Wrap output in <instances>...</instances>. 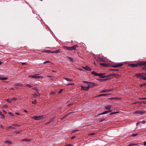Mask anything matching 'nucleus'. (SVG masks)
I'll return each instance as SVG.
<instances>
[{"label": "nucleus", "mask_w": 146, "mask_h": 146, "mask_svg": "<svg viewBox=\"0 0 146 146\" xmlns=\"http://www.w3.org/2000/svg\"><path fill=\"white\" fill-rule=\"evenodd\" d=\"M1 127L2 128H3L4 127L3 125H1Z\"/></svg>", "instance_id": "63"}, {"label": "nucleus", "mask_w": 146, "mask_h": 146, "mask_svg": "<svg viewBox=\"0 0 146 146\" xmlns=\"http://www.w3.org/2000/svg\"><path fill=\"white\" fill-rule=\"evenodd\" d=\"M64 78L65 79V80H66L67 81H69L71 82L72 80V79H69L68 78Z\"/></svg>", "instance_id": "27"}, {"label": "nucleus", "mask_w": 146, "mask_h": 146, "mask_svg": "<svg viewBox=\"0 0 146 146\" xmlns=\"http://www.w3.org/2000/svg\"><path fill=\"white\" fill-rule=\"evenodd\" d=\"M145 101H141V102H135L134 103H133V104H136L137 103L141 104L142 103H143V102H144Z\"/></svg>", "instance_id": "20"}, {"label": "nucleus", "mask_w": 146, "mask_h": 146, "mask_svg": "<svg viewBox=\"0 0 146 146\" xmlns=\"http://www.w3.org/2000/svg\"><path fill=\"white\" fill-rule=\"evenodd\" d=\"M55 94V92H51L50 93V94Z\"/></svg>", "instance_id": "45"}, {"label": "nucleus", "mask_w": 146, "mask_h": 146, "mask_svg": "<svg viewBox=\"0 0 146 146\" xmlns=\"http://www.w3.org/2000/svg\"><path fill=\"white\" fill-rule=\"evenodd\" d=\"M110 70L111 71H118L119 70V69H110Z\"/></svg>", "instance_id": "39"}, {"label": "nucleus", "mask_w": 146, "mask_h": 146, "mask_svg": "<svg viewBox=\"0 0 146 146\" xmlns=\"http://www.w3.org/2000/svg\"><path fill=\"white\" fill-rule=\"evenodd\" d=\"M10 90H14V89L13 88H11V89H10Z\"/></svg>", "instance_id": "64"}, {"label": "nucleus", "mask_w": 146, "mask_h": 146, "mask_svg": "<svg viewBox=\"0 0 146 146\" xmlns=\"http://www.w3.org/2000/svg\"><path fill=\"white\" fill-rule=\"evenodd\" d=\"M81 87L82 89L86 91H88L89 89V88L88 86L86 87L83 86H81Z\"/></svg>", "instance_id": "16"}, {"label": "nucleus", "mask_w": 146, "mask_h": 146, "mask_svg": "<svg viewBox=\"0 0 146 146\" xmlns=\"http://www.w3.org/2000/svg\"><path fill=\"white\" fill-rule=\"evenodd\" d=\"M78 45L76 44L75 45L71 47H68L65 46V47L66 48V49L68 50H74L76 48L78 47Z\"/></svg>", "instance_id": "2"}, {"label": "nucleus", "mask_w": 146, "mask_h": 146, "mask_svg": "<svg viewBox=\"0 0 146 146\" xmlns=\"http://www.w3.org/2000/svg\"><path fill=\"white\" fill-rule=\"evenodd\" d=\"M91 74L95 76H98V73H97L96 72L94 71L91 72Z\"/></svg>", "instance_id": "22"}, {"label": "nucleus", "mask_w": 146, "mask_h": 146, "mask_svg": "<svg viewBox=\"0 0 146 146\" xmlns=\"http://www.w3.org/2000/svg\"><path fill=\"white\" fill-rule=\"evenodd\" d=\"M15 132L17 134H19L21 132L20 131H15Z\"/></svg>", "instance_id": "40"}, {"label": "nucleus", "mask_w": 146, "mask_h": 146, "mask_svg": "<svg viewBox=\"0 0 146 146\" xmlns=\"http://www.w3.org/2000/svg\"><path fill=\"white\" fill-rule=\"evenodd\" d=\"M100 65L101 66H103L105 67H108L109 66V64L106 63H101Z\"/></svg>", "instance_id": "14"}, {"label": "nucleus", "mask_w": 146, "mask_h": 146, "mask_svg": "<svg viewBox=\"0 0 146 146\" xmlns=\"http://www.w3.org/2000/svg\"><path fill=\"white\" fill-rule=\"evenodd\" d=\"M95 134V133H89L88 134V135L89 136H92L94 135Z\"/></svg>", "instance_id": "30"}, {"label": "nucleus", "mask_w": 146, "mask_h": 146, "mask_svg": "<svg viewBox=\"0 0 146 146\" xmlns=\"http://www.w3.org/2000/svg\"><path fill=\"white\" fill-rule=\"evenodd\" d=\"M68 58L69 60L70 61H73V58L70 57H67Z\"/></svg>", "instance_id": "33"}, {"label": "nucleus", "mask_w": 146, "mask_h": 146, "mask_svg": "<svg viewBox=\"0 0 146 146\" xmlns=\"http://www.w3.org/2000/svg\"><path fill=\"white\" fill-rule=\"evenodd\" d=\"M133 145H134V144H131L128 145L127 146H133Z\"/></svg>", "instance_id": "52"}, {"label": "nucleus", "mask_w": 146, "mask_h": 146, "mask_svg": "<svg viewBox=\"0 0 146 146\" xmlns=\"http://www.w3.org/2000/svg\"><path fill=\"white\" fill-rule=\"evenodd\" d=\"M144 145H146V141L144 142Z\"/></svg>", "instance_id": "62"}, {"label": "nucleus", "mask_w": 146, "mask_h": 146, "mask_svg": "<svg viewBox=\"0 0 146 146\" xmlns=\"http://www.w3.org/2000/svg\"><path fill=\"white\" fill-rule=\"evenodd\" d=\"M111 99L114 100L116 99V98H111Z\"/></svg>", "instance_id": "55"}, {"label": "nucleus", "mask_w": 146, "mask_h": 146, "mask_svg": "<svg viewBox=\"0 0 146 146\" xmlns=\"http://www.w3.org/2000/svg\"><path fill=\"white\" fill-rule=\"evenodd\" d=\"M137 77L138 78H141V79L146 80V77L145 73H137L135 76Z\"/></svg>", "instance_id": "1"}, {"label": "nucleus", "mask_w": 146, "mask_h": 146, "mask_svg": "<svg viewBox=\"0 0 146 146\" xmlns=\"http://www.w3.org/2000/svg\"><path fill=\"white\" fill-rule=\"evenodd\" d=\"M135 113H136L141 114V115H142L144 113V112L141 111L137 110L135 111Z\"/></svg>", "instance_id": "15"}, {"label": "nucleus", "mask_w": 146, "mask_h": 146, "mask_svg": "<svg viewBox=\"0 0 146 146\" xmlns=\"http://www.w3.org/2000/svg\"><path fill=\"white\" fill-rule=\"evenodd\" d=\"M111 107V105H108L106 106L105 108L106 110H110Z\"/></svg>", "instance_id": "18"}, {"label": "nucleus", "mask_w": 146, "mask_h": 146, "mask_svg": "<svg viewBox=\"0 0 146 146\" xmlns=\"http://www.w3.org/2000/svg\"><path fill=\"white\" fill-rule=\"evenodd\" d=\"M63 89H61L60 91L58 92V93H61V92L63 91Z\"/></svg>", "instance_id": "47"}, {"label": "nucleus", "mask_w": 146, "mask_h": 146, "mask_svg": "<svg viewBox=\"0 0 146 146\" xmlns=\"http://www.w3.org/2000/svg\"><path fill=\"white\" fill-rule=\"evenodd\" d=\"M107 95H108L107 94H102L100 95L99 96H107Z\"/></svg>", "instance_id": "38"}, {"label": "nucleus", "mask_w": 146, "mask_h": 146, "mask_svg": "<svg viewBox=\"0 0 146 146\" xmlns=\"http://www.w3.org/2000/svg\"><path fill=\"white\" fill-rule=\"evenodd\" d=\"M140 99L141 100H146V97L145 98H140Z\"/></svg>", "instance_id": "51"}, {"label": "nucleus", "mask_w": 146, "mask_h": 146, "mask_svg": "<svg viewBox=\"0 0 146 146\" xmlns=\"http://www.w3.org/2000/svg\"><path fill=\"white\" fill-rule=\"evenodd\" d=\"M110 112H111V111H110V110L105 111H104L102 113H101L99 114L98 115H102V114H106L108 113H109Z\"/></svg>", "instance_id": "13"}, {"label": "nucleus", "mask_w": 146, "mask_h": 146, "mask_svg": "<svg viewBox=\"0 0 146 146\" xmlns=\"http://www.w3.org/2000/svg\"><path fill=\"white\" fill-rule=\"evenodd\" d=\"M52 53H57L60 52V51L59 50H56L52 51Z\"/></svg>", "instance_id": "23"}, {"label": "nucleus", "mask_w": 146, "mask_h": 146, "mask_svg": "<svg viewBox=\"0 0 146 146\" xmlns=\"http://www.w3.org/2000/svg\"><path fill=\"white\" fill-rule=\"evenodd\" d=\"M105 74L102 73L100 74H98V76H99L100 78H102L105 77V76H104Z\"/></svg>", "instance_id": "12"}, {"label": "nucleus", "mask_w": 146, "mask_h": 146, "mask_svg": "<svg viewBox=\"0 0 146 146\" xmlns=\"http://www.w3.org/2000/svg\"><path fill=\"white\" fill-rule=\"evenodd\" d=\"M5 142L7 143H8V144H11V142H10V141H5Z\"/></svg>", "instance_id": "29"}, {"label": "nucleus", "mask_w": 146, "mask_h": 146, "mask_svg": "<svg viewBox=\"0 0 146 146\" xmlns=\"http://www.w3.org/2000/svg\"><path fill=\"white\" fill-rule=\"evenodd\" d=\"M129 66H131L132 67H137L138 66V65H137V63L136 64H129Z\"/></svg>", "instance_id": "10"}, {"label": "nucleus", "mask_w": 146, "mask_h": 146, "mask_svg": "<svg viewBox=\"0 0 146 146\" xmlns=\"http://www.w3.org/2000/svg\"><path fill=\"white\" fill-rule=\"evenodd\" d=\"M44 52H46V53H52V51H51L50 50H44Z\"/></svg>", "instance_id": "25"}, {"label": "nucleus", "mask_w": 146, "mask_h": 146, "mask_svg": "<svg viewBox=\"0 0 146 146\" xmlns=\"http://www.w3.org/2000/svg\"><path fill=\"white\" fill-rule=\"evenodd\" d=\"M139 123V122H137L136 124V125L137 126L138 125Z\"/></svg>", "instance_id": "61"}, {"label": "nucleus", "mask_w": 146, "mask_h": 146, "mask_svg": "<svg viewBox=\"0 0 146 146\" xmlns=\"http://www.w3.org/2000/svg\"><path fill=\"white\" fill-rule=\"evenodd\" d=\"M8 78V77L3 78L0 76V80H7Z\"/></svg>", "instance_id": "19"}, {"label": "nucleus", "mask_w": 146, "mask_h": 146, "mask_svg": "<svg viewBox=\"0 0 146 146\" xmlns=\"http://www.w3.org/2000/svg\"><path fill=\"white\" fill-rule=\"evenodd\" d=\"M123 65V64L121 63H120L118 64H113L112 66L113 68H117L120 67L121 66Z\"/></svg>", "instance_id": "7"}, {"label": "nucleus", "mask_w": 146, "mask_h": 146, "mask_svg": "<svg viewBox=\"0 0 146 146\" xmlns=\"http://www.w3.org/2000/svg\"><path fill=\"white\" fill-rule=\"evenodd\" d=\"M2 117H1V118L3 119V118H5V116H4V115L3 114L2 115Z\"/></svg>", "instance_id": "53"}, {"label": "nucleus", "mask_w": 146, "mask_h": 146, "mask_svg": "<svg viewBox=\"0 0 146 146\" xmlns=\"http://www.w3.org/2000/svg\"><path fill=\"white\" fill-rule=\"evenodd\" d=\"M55 117V116H54V117H52L50 119V120L49 121H50V122L51 123V122H52L54 120V119Z\"/></svg>", "instance_id": "26"}, {"label": "nucleus", "mask_w": 146, "mask_h": 146, "mask_svg": "<svg viewBox=\"0 0 146 146\" xmlns=\"http://www.w3.org/2000/svg\"><path fill=\"white\" fill-rule=\"evenodd\" d=\"M44 117L43 115H41L40 116H36L33 117H32V119H34L35 120H38L41 119Z\"/></svg>", "instance_id": "5"}, {"label": "nucleus", "mask_w": 146, "mask_h": 146, "mask_svg": "<svg viewBox=\"0 0 146 146\" xmlns=\"http://www.w3.org/2000/svg\"><path fill=\"white\" fill-rule=\"evenodd\" d=\"M74 85V84L72 83H70L68 84H67V85L68 86H69V85Z\"/></svg>", "instance_id": "42"}, {"label": "nucleus", "mask_w": 146, "mask_h": 146, "mask_svg": "<svg viewBox=\"0 0 146 146\" xmlns=\"http://www.w3.org/2000/svg\"><path fill=\"white\" fill-rule=\"evenodd\" d=\"M12 125H14V126H19V125L18 124H12Z\"/></svg>", "instance_id": "46"}, {"label": "nucleus", "mask_w": 146, "mask_h": 146, "mask_svg": "<svg viewBox=\"0 0 146 146\" xmlns=\"http://www.w3.org/2000/svg\"><path fill=\"white\" fill-rule=\"evenodd\" d=\"M32 103L33 104H36V100L35 99L34 101L32 102Z\"/></svg>", "instance_id": "32"}, {"label": "nucleus", "mask_w": 146, "mask_h": 146, "mask_svg": "<svg viewBox=\"0 0 146 146\" xmlns=\"http://www.w3.org/2000/svg\"><path fill=\"white\" fill-rule=\"evenodd\" d=\"M137 135H138L137 134L133 133L132 134V136H137Z\"/></svg>", "instance_id": "44"}, {"label": "nucleus", "mask_w": 146, "mask_h": 146, "mask_svg": "<svg viewBox=\"0 0 146 146\" xmlns=\"http://www.w3.org/2000/svg\"><path fill=\"white\" fill-rule=\"evenodd\" d=\"M50 61H46L43 62V64H46L47 63H50Z\"/></svg>", "instance_id": "43"}, {"label": "nucleus", "mask_w": 146, "mask_h": 146, "mask_svg": "<svg viewBox=\"0 0 146 146\" xmlns=\"http://www.w3.org/2000/svg\"><path fill=\"white\" fill-rule=\"evenodd\" d=\"M22 64L23 65H25L26 64V63H25V62H23V63H22Z\"/></svg>", "instance_id": "60"}, {"label": "nucleus", "mask_w": 146, "mask_h": 146, "mask_svg": "<svg viewBox=\"0 0 146 146\" xmlns=\"http://www.w3.org/2000/svg\"><path fill=\"white\" fill-rule=\"evenodd\" d=\"M75 113V112H70V113H68L66 115H64V116L62 118H61V120H63L64 119H65L66 118V117H67L68 116L72 113Z\"/></svg>", "instance_id": "9"}, {"label": "nucleus", "mask_w": 146, "mask_h": 146, "mask_svg": "<svg viewBox=\"0 0 146 146\" xmlns=\"http://www.w3.org/2000/svg\"><path fill=\"white\" fill-rule=\"evenodd\" d=\"M9 128H12V129H15V128H14V127H13L11 126H9L8 127H7V128H6V130H8Z\"/></svg>", "instance_id": "24"}, {"label": "nucleus", "mask_w": 146, "mask_h": 146, "mask_svg": "<svg viewBox=\"0 0 146 146\" xmlns=\"http://www.w3.org/2000/svg\"><path fill=\"white\" fill-rule=\"evenodd\" d=\"M38 95L35 94H33V96L34 98H36V97L37 96H38Z\"/></svg>", "instance_id": "34"}, {"label": "nucleus", "mask_w": 146, "mask_h": 146, "mask_svg": "<svg viewBox=\"0 0 146 146\" xmlns=\"http://www.w3.org/2000/svg\"><path fill=\"white\" fill-rule=\"evenodd\" d=\"M24 111L27 113L28 112V111L25 110H24Z\"/></svg>", "instance_id": "56"}, {"label": "nucleus", "mask_w": 146, "mask_h": 146, "mask_svg": "<svg viewBox=\"0 0 146 146\" xmlns=\"http://www.w3.org/2000/svg\"><path fill=\"white\" fill-rule=\"evenodd\" d=\"M113 90V89H106L102 91L101 92L102 93H104L106 92H108L111 91Z\"/></svg>", "instance_id": "11"}, {"label": "nucleus", "mask_w": 146, "mask_h": 146, "mask_svg": "<svg viewBox=\"0 0 146 146\" xmlns=\"http://www.w3.org/2000/svg\"><path fill=\"white\" fill-rule=\"evenodd\" d=\"M17 100V98H12V99H11V101L12 100L16 101V100Z\"/></svg>", "instance_id": "35"}, {"label": "nucleus", "mask_w": 146, "mask_h": 146, "mask_svg": "<svg viewBox=\"0 0 146 146\" xmlns=\"http://www.w3.org/2000/svg\"><path fill=\"white\" fill-rule=\"evenodd\" d=\"M9 114L12 115H13L12 113L11 112H9Z\"/></svg>", "instance_id": "58"}, {"label": "nucleus", "mask_w": 146, "mask_h": 146, "mask_svg": "<svg viewBox=\"0 0 146 146\" xmlns=\"http://www.w3.org/2000/svg\"><path fill=\"white\" fill-rule=\"evenodd\" d=\"M15 86H23V84H21L18 83L16 84H15Z\"/></svg>", "instance_id": "21"}, {"label": "nucleus", "mask_w": 146, "mask_h": 146, "mask_svg": "<svg viewBox=\"0 0 146 146\" xmlns=\"http://www.w3.org/2000/svg\"><path fill=\"white\" fill-rule=\"evenodd\" d=\"M50 121H48V122H47L46 123H45V124L46 125H48V124H50Z\"/></svg>", "instance_id": "49"}, {"label": "nucleus", "mask_w": 146, "mask_h": 146, "mask_svg": "<svg viewBox=\"0 0 146 146\" xmlns=\"http://www.w3.org/2000/svg\"><path fill=\"white\" fill-rule=\"evenodd\" d=\"M97 85L96 84L93 82H88V87L89 88H91L96 86Z\"/></svg>", "instance_id": "3"}, {"label": "nucleus", "mask_w": 146, "mask_h": 146, "mask_svg": "<svg viewBox=\"0 0 146 146\" xmlns=\"http://www.w3.org/2000/svg\"><path fill=\"white\" fill-rule=\"evenodd\" d=\"M138 66H141L143 65H145L146 66V62L144 61L140 62L137 63Z\"/></svg>", "instance_id": "6"}, {"label": "nucleus", "mask_w": 146, "mask_h": 146, "mask_svg": "<svg viewBox=\"0 0 146 146\" xmlns=\"http://www.w3.org/2000/svg\"><path fill=\"white\" fill-rule=\"evenodd\" d=\"M31 139H24L22 140H21V141H28L29 142L31 141Z\"/></svg>", "instance_id": "17"}, {"label": "nucleus", "mask_w": 146, "mask_h": 146, "mask_svg": "<svg viewBox=\"0 0 146 146\" xmlns=\"http://www.w3.org/2000/svg\"><path fill=\"white\" fill-rule=\"evenodd\" d=\"M7 101L9 102H12L11 99H7Z\"/></svg>", "instance_id": "41"}, {"label": "nucleus", "mask_w": 146, "mask_h": 146, "mask_svg": "<svg viewBox=\"0 0 146 146\" xmlns=\"http://www.w3.org/2000/svg\"><path fill=\"white\" fill-rule=\"evenodd\" d=\"M38 74H36L35 75H29V77L31 78H42L43 77L41 76H38Z\"/></svg>", "instance_id": "4"}, {"label": "nucleus", "mask_w": 146, "mask_h": 146, "mask_svg": "<svg viewBox=\"0 0 146 146\" xmlns=\"http://www.w3.org/2000/svg\"><path fill=\"white\" fill-rule=\"evenodd\" d=\"M78 131V129H76V130H74L72 131V133H73L75 131Z\"/></svg>", "instance_id": "48"}, {"label": "nucleus", "mask_w": 146, "mask_h": 146, "mask_svg": "<svg viewBox=\"0 0 146 146\" xmlns=\"http://www.w3.org/2000/svg\"><path fill=\"white\" fill-rule=\"evenodd\" d=\"M98 59L101 62H104V60L101 58H98Z\"/></svg>", "instance_id": "31"}, {"label": "nucleus", "mask_w": 146, "mask_h": 146, "mask_svg": "<svg viewBox=\"0 0 146 146\" xmlns=\"http://www.w3.org/2000/svg\"><path fill=\"white\" fill-rule=\"evenodd\" d=\"M114 74H110V75L109 76H114Z\"/></svg>", "instance_id": "50"}, {"label": "nucleus", "mask_w": 146, "mask_h": 146, "mask_svg": "<svg viewBox=\"0 0 146 146\" xmlns=\"http://www.w3.org/2000/svg\"><path fill=\"white\" fill-rule=\"evenodd\" d=\"M75 136H73L71 137V138L72 139H73L75 138Z\"/></svg>", "instance_id": "54"}, {"label": "nucleus", "mask_w": 146, "mask_h": 146, "mask_svg": "<svg viewBox=\"0 0 146 146\" xmlns=\"http://www.w3.org/2000/svg\"><path fill=\"white\" fill-rule=\"evenodd\" d=\"M25 86H26L29 87L30 88H31L32 87V86L31 85H30V84H26Z\"/></svg>", "instance_id": "37"}, {"label": "nucleus", "mask_w": 146, "mask_h": 146, "mask_svg": "<svg viewBox=\"0 0 146 146\" xmlns=\"http://www.w3.org/2000/svg\"><path fill=\"white\" fill-rule=\"evenodd\" d=\"M82 68L88 71H91L92 70L88 66H86L85 67L83 66Z\"/></svg>", "instance_id": "8"}, {"label": "nucleus", "mask_w": 146, "mask_h": 146, "mask_svg": "<svg viewBox=\"0 0 146 146\" xmlns=\"http://www.w3.org/2000/svg\"><path fill=\"white\" fill-rule=\"evenodd\" d=\"M15 113L17 115H20V113H17V112H15Z\"/></svg>", "instance_id": "57"}, {"label": "nucleus", "mask_w": 146, "mask_h": 146, "mask_svg": "<svg viewBox=\"0 0 146 146\" xmlns=\"http://www.w3.org/2000/svg\"><path fill=\"white\" fill-rule=\"evenodd\" d=\"M83 82L84 83H88V82H87V81H83Z\"/></svg>", "instance_id": "59"}, {"label": "nucleus", "mask_w": 146, "mask_h": 146, "mask_svg": "<svg viewBox=\"0 0 146 146\" xmlns=\"http://www.w3.org/2000/svg\"><path fill=\"white\" fill-rule=\"evenodd\" d=\"M114 76L117 78L119 77H120V76L118 74H114Z\"/></svg>", "instance_id": "28"}, {"label": "nucleus", "mask_w": 146, "mask_h": 146, "mask_svg": "<svg viewBox=\"0 0 146 146\" xmlns=\"http://www.w3.org/2000/svg\"><path fill=\"white\" fill-rule=\"evenodd\" d=\"M33 90H36L37 92V93H38L39 94V93L38 92V91H39V90H38L36 88H33Z\"/></svg>", "instance_id": "36"}]
</instances>
